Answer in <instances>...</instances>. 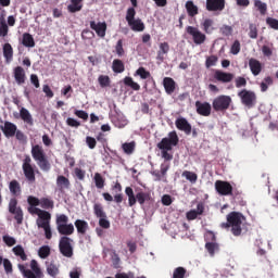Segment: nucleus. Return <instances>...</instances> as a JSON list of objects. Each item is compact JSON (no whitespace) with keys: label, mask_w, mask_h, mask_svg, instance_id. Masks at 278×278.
Segmentation results:
<instances>
[{"label":"nucleus","mask_w":278,"mask_h":278,"mask_svg":"<svg viewBox=\"0 0 278 278\" xmlns=\"http://www.w3.org/2000/svg\"><path fill=\"white\" fill-rule=\"evenodd\" d=\"M99 226H100L102 229H110L111 224H110V222L108 220V215H106V217H100V218H99Z\"/></svg>","instance_id":"61"},{"label":"nucleus","mask_w":278,"mask_h":278,"mask_svg":"<svg viewBox=\"0 0 278 278\" xmlns=\"http://www.w3.org/2000/svg\"><path fill=\"white\" fill-rule=\"evenodd\" d=\"M9 212L10 214H13L17 225H23V219H24L23 208L18 206V200H16V198H12L10 200Z\"/></svg>","instance_id":"11"},{"label":"nucleus","mask_w":278,"mask_h":278,"mask_svg":"<svg viewBox=\"0 0 278 278\" xmlns=\"http://www.w3.org/2000/svg\"><path fill=\"white\" fill-rule=\"evenodd\" d=\"M93 181L96 184V188H98V190H103V188H105V178H103V176L99 173L94 174L93 177Z\"/></svg>","instance_id":"44"},{"label":"nucleus","mask_w":278,"mask_h":278,"mask_svg":"<svg viewBox=\"0 0 278 278\" xmlns=\"http://www.w3.org/2000/svg\"><path fill=\"white\" fill-rule=\"evenodd\" d=\"M22 45L28 48L36 47V41L34 40V37L31 36V34L25 33L23 35Z\"/></svg>","instance_id":"36"},{"label":"nucleus","mask_w":278,"mask_h":278,"mask_svg":"<svg viewBox=\"0 0 278 278\" xmlns=\"http://www.w3.org/2000/svg\"><path fill=\"white\" fill-rule=\"evenodd\" d=\"M205 249L208 255H211V257H214V255H216V251L220 250V245H218V243L216 242H206Z\"/></svg>","instance_id":"39"},{"label":"nucleus","mask_w":278,"mask_h":278,"mask_svg":"<svg viewBox=\"0 0 278 278\" xmlns=\"http://www.w3.org/2000/svg\"><path fill=\"white\" fill-rule=\"evenodd\" d=\"M136 75H139V77H141L142 79H149V77H151V73L147 71L144 67H139L136 71Z\"/></svg>","instance_id":"55"},{"label":"nucleus","mask_w":278,"mask_h":278,"mask_svg":"<svg viewBox=\"0 0 278 278\" xmlns=\"http://www.w3.org/2000/svg\"><path fill=\"white\" fill-rule=\"evenodd\" d=\"M249 67L250 71L252 73V75H254V77H257V75H260V73H262V62H260L257 59H250L249 60Z\"/></svg>","instance_id":"25"},{"label":"nucleus","mask_w":278,"mask_h":278,"mask_svg":"<svg viewBox=\"0 0 278 278\" xmlns=\"http://www.w3.org/2000/svg\"><path fill=\"white\" fill-rule=\"evenodd\" d=\"M90 28L93 29V31H96L99 38H105V31H108V24L105 22H99L97 24V22L91 21Z\"/></svg>","instance_id":"20"},{"label":"nucleus","mask_w":278,"mask_h":278,"mask_svg":"<svg viewBox=\"0 0 278 278\" xmlns=\"http://www.w3.org/2000/svg\"><path fill=\"white\" fill-rule=\"evenodd\" d=\"M18 270L22 273L24 278H43L45 274L42 273V269L40 268V265H38V261L31 260L30 261V269L25 267L23 264L17 265Z\"/></svg>","instance_id":"5"},{"label":"nucleus","mask_w":278,"mask_h":278,"mask_svg":"<svg viewBox=\"0 0 278 278\" xmlns=\"http://www.w3.org/2000/svg\"><path fill=\"white\" fill-rule=\"evenodd\" d=\"M125 193L128 197L129 207H134L136 203H139V205H144L147 201H151V193L138 191L136 194H134V189L131 187H126Z\"/></svg>","instance_id":"4"},{"label":"nucleus","mask_w":278,"mask_h":278,"mask_svg":"<svg viewBox=\"0 0 278 278\" xmlns=\"http://www.w3.org/2000/svg\"><path fill=\"white\" fill-rule=\"evenodd\" d=\"M113 73H125V63L121 59H115L112 64Z\"/></svg>","instance_id":"41"},{"label":"nucleus","mask_w":278,"mask_h":278,"mask_svg":"<svg viewBox=\"0 0 278 278\" xmlns=\"http://www.w3.org/2000/svg\"><path fill=\"white\" fill-rule=\"evenodd\" d=\"M213 77L215 81H218L219 84H231V81H233L235 75L228 72L216 70Z\"/></svg>","instance_id":"14"},{"label":"nucleus","mask_w":278,"mask_h":278,"mask_svg":"<svg viewBox=\"0 0 278 278\" xmlns=\"http://www.w3.org/2000/svg\"><path fill=\"white\" fill-rule=\"evenodd\" d=\"M122 149L126 155H132L134 151H136V141L123 143Z\"/></svg>","instance_id":"43"},{"label":"nucleus","mask_w":278,"mask_h":278,"mask_svg":"<svg viewBox=\"0 0 278 278\" xmlns=\"http://www.w3.org/2000/svg\"><path fill=\"white\" fill-rule=\"evenodd\" d=\"M235 86H236V88H247V78H244L242 76H238L235 79Z\"/></svg>","instance_id":"56"},{"label":"nucleus","mask_w":278,"mask_h":278,"mask_svg":"<svg viewBox=\"0 0 278 278\" xmlns=\"http://www.w3.org/2000/svg\"><path fill=\"white\" fill-rule=\"evenodd\" d=\"M9 190L13 197H21V182L16 179L11 180L9 184Z\"/></svg>","instance_id":"33"},{"label":"nucleus","mask_w":278,"mask_h":278,"mask_svg":"<svg viewBox=\"0 0 278 278\" xmlns=\"http://www.w3.org/2000/svg\"><path fill=\"white\" fill-rule=\"evenodd\" d=\"M17 129L16 124L12 122H4V126H1V131L5 138H14Z\"/></svg>","instance_id":"21"},{"label":"nucleus","mask_w":278,"mask_h":278,"mask_svg":"<svg viewBox=\"0 0 278 278\" xmlns=\"http://www.w3.org/2000/svg\"><path fill=\"white\" fill-rule=\"evenodd\" d=\"M186 33L191 36L192 41L197 46L205 45V40H207V36L195 26H187Z\"/></svg>","instance_id":"9"},{"label":"nucleus","mask_w":278,"mask_h":278,"mask_svg":"<svg viewBox=\"0 0 278 278\" xmlns=\"http://www.w3.org/2000/svg\"><path fill=\"white\" fill-rule=\"evenodd\" d=\"M179 144V136H177V131L168 132V137H165L157 143V149L162 151V157L165 162H170L173 160V154L168 153V151H173V147H177Z\"/></svg>","instance_id":"2"},{"label":"nucleus","mask_w":278,"mask_h":278,"mask_svg":"<svg viewBox=\"0 0 278 278\" xmlns=\"http://www.w3.org/2000/svg\"><path fill=\"white\" fill-rule=\"evenodd\" d=\"M128 25L132 31H142L144 29V23L140 18L128 22Z\"/></svg>","instance_id":"35"},{"label":"nucleus","mask_w":278,"mask_h":278,"mask_svg":"<svg viewBox=\"0 0 278 278\" xmlns=\"http://www.w3.org/2000/svg\"><path fill=\"white\" fill-rule=\"evenodd\" d=\"M227 222L222 223V229H230L232 236L239 237L242 236V222L247 220L244 215L240 212H230L227 217Z\"/></svg>","instance_id":"1"},{"label":"nucleus","mask_w":278,"mask_h":278,"mask_svg":"<svg viewBox=\"0 0 278 278\" xmlns=\"http://www.w3.org/2000/svg\"><path fill=\"white\" fill-rule=\"evenodd\" d=\"M231 97L229 96H218L213 100V110L215 112H227V109L231 105Z\"/></svg>","instance_id":"8"},{"label":"nucleus","mask_w":278,"mask_h":278,"mask_svg":"<svg viewBox=\"0 0 278 278\" xmlns=\"http://www.w3.org/2000/svg\"><path fill=\"white\" fill-rule=\"evenodd\" d=\"M175 125L177 129H179V131H184L186 136H190L192 134V125L185 117H178Z\"/></svg>","instance_id":"16"},{"label":"nucleus","mask_w":278,"mask_h":278,"mask_svg":"<svg viewBox=\"0 0 278 278\" xmlns=\"http://www.w3.org/2000/svg\"><path fill=\"white\" fill-rule=\"evenodd\" d=\"M254 8L260 12L261 16H266V12H268V4L266 2L254 0Z\"/></svg>","instance_id":"37"},{"label":"nucleus","mask_w":278,"mask_h":278,"mask_svg":"<svg viewBox=\"0 0 278 278\" xmlns=\"http://www.w3.org/2000/svg\"><path fill=\"white\" fill-rule=\"evenodd\" d=\"M38 255L41 260H47L51 255V248L49 245H42L39 248Z\"/></svg>","instance_id":"49"},{"label":"nucleus","mask_w":278,"mask_h":278,"mask_svg":"<svg viewBox=\"0 0 278 278\" xmlns=\"http://www.w3.org/2000/svg\"><path fill=\"white\" fill-rule=\"evenodd\" d=\"M168 51H170V46L168 45V42H161L159 45L156 60H159V62H164V60H166V55H168Z\"/></svg>","instance_id":"22"},{"label":"nucleus","mask_w":278,"mask_h":278,"mask_svg":"<svg viewBox=\"0 0 278 278\" xmlns=\"http://www.w3.org/2000/svg\"><path fill=\"white\" fill-rule=\"evenodd\" d=\"M186 275H188V269L185 267H176L173 271L172 278H186Z\"/></svg>","instance_id":"48"},{"label":"nucleus","mask_w":278,"mask_h":278,"mask_svg":"<svg viewBox=\"0 0 278 278\" xmlns=\"http://www.w3.org/2000/svg\"><path fill=\"white\" fill-rule=\"evenodd\" d=\"M201 28L203 29L204 34H214L216 27H214V20L207 17L201 23Z\"/></svg>","instance_id":"28"},{"label":"nucleus","mask_w":278,"mask_h":278,"mask_svg":"<svg viewBox=\"0 0 278 278\" xmlns=\"http://www.w3.org/2000/svg\"><path fill=\"white\" fill-rule=\"evenodd\" d=\"M98 83L101 86V88L110 87V84H111L110 76H108V75H100L98 77Z\"/></svg>","instance_id":"51"},{"label":"nucleus","mask_w":278,"mask_h":278,"mask_svg":"<svg viewBox=\"0 0 278 278\" xmlns=\"http://www.w3.org/2000/svg\"><path fill=\"white\" fill-rule=\"evenodd\" d=\"M39 205H41L42 210H53L54 202L49 198H41Z\"/></svg>","instance_id":"46"},{"label":"nucleus","mask_w":278,"mask_h":278,"mask_svg":"<svg viewBox=\"0 0 278 278\" xmlns=\"http://www.w3.org/2000/svg\"><path fill=\"white\" fill-rule=\"evenodd\" d=\"M27 202H28V204H30L31 207H38V205H40V199H38L34 195H29L27 198Z\"/></svg>","instance_id":"63"},{"label":"nucleus","mask_w":278,"mask_h":278,"mask_svg":"<svg viewBox=\"0 0 278 278\" xmlns=\"http://www.w3.org/2000/svg\"><path fill=\"white\" fill-rule=\"evenodd\" d=\"M30 153L35 162H37L40 170H42L43 173H49V170H51V163L49 162V159L47 157V153H45V149H42V146H33Z\"/></svg>","instance_id":"3"},{"label":"nucleus","mask_w":278,"mask_h":278,"mask_svg":"<svg viewBox=\"0 0 278 278\" xmlns=\"http://www.w3.org/2000/svg\"><path fill=\"white\" fill-rule=\"evenodd\" d=\"M273 77L266 76L261 83V91L266 92L268 90V86H273Z\"/></svg>","instance_id":"50"},{"label":"nucleus","mask_w":278,"mask_h":278,"mask_svg":"<svg viewBox=\"0 0 278 278\" xmlns=\"http://www.w3.org/2000/svg\"><path fill=\"white\" fill-rule=\"evenodd\" d=\"M169 168H170L169 164L162 163L161 170L151 172V175L153 177H155L154 181H165L166 182V174L168 173Z\"/></svg>","instance_id":"18"},{"label":"nucleus","mask_w":278,"mask_h":278,"mask_svg":"<svg viewBox=\"0 0 278 278\" xmlns=\"http://www.w3.org/2000/svg\"><path fill=\"white\" fill-rule=\"evenodd\" d=\"M205 212V204L203 202L198 203L197 210H190L186 213L187 220H197L199 216H203Z\"/></svg>","instance_id":"17"},{"label":"nucleus","mask_w":278,"mask_h":278,"mask_svg":"<svg viewBox=\"0 0 278 278\" xmlns=\"http://www.w3.org/2000/svg\"><path fill=\"white\" fill-rule=\"evenodd\" d=\"M136 20V9L134 8H128L126 12V21L127 23H131V21Z\"/></svg>","instance_id":"57"},{"label":"nucleus","mask_w":278,"mask_h":278,"mask_svg":"<svg viewBox=\"0 0 278 278\" xmlns=\"http://www.w3.org/2000/svg\"><path fill=\"white\" fill-rule=\"evenodd\" d=\"M2 51H3V58L5 60V63L10 64V62L14 60V48H12V45L10 43H4Z\"/></svg>","instance_id":"26"},{"label":"nucleus","mask_w":278,"mask_h":278,"mask_svg":"<svg viewBox=\"0 0 278 278\" xmlns=\"http://www.w3.org/2000/svg\"><path fill=\"white\" fill-rule=\"evenodd\" d=\"M13 253L17 257H21L22 262H27V254H25V249H23V245H16L13 248Z\"/></svg>","instance_id":"45"},{"label":"nucleus","mask_w":278,"mask_h":278,"mask_svg":"<svg viewBox=\"0 0 278 278\" xmlns=\"http://www.w3.org/2000/svg\"><path fill=\"white\" fill-rule=\"evenodd\" d=\"M31 162V156L25 155L22 163V170L28 184H36V173H38V170H36V165Z\"/></svg>","instance_id":"7"},{"label":"nucleus","mask_w":278,"mask_h":278,"mask_svg":"<svg viewBox=\"0 0 278 278\" xmlns=\"http://www.w3.org/2000/svg\"><path fill=\"white\" fill-rule=\"evenodd\" d=\"M56 229L60 236L68 238L75 233V226L68 224V216L61 214L56 216Z\"/></svg>","instance_id":"6"},{"label":"nucleus","mask_w":278,"mask_h":278,"mask_svg":"<svg viewBox=\"0 0 278 278\" xmlns=\"http://www.w3.org/2000/svg\"><path fill=\"white\" fill-rule=\"evenodd\" d=\"M47 273H48V275H50V277H58L60 269L58 268V266L55 264L50 263L47 266Z\"/></svg>","instance_id":"52"},{"label":"nucleus","mask_w":278,"mask_h":278,"mask_svg":"<svg viewBox=\"0 0 278 278\" xmlns=\"http://www.w3.org/2000/svg\"><path fill=\"white\" fill-rule=\"evenodd\" d=\"M226 0H206L207 12H223L225 10Z\"/></svg>","instance_id":"15"},{"label":"nucleus","mask_w":278,"mask_h":278,"mask_svg":"<svg viewBox=\"0 0 278 278\" xmlns=\"http://www.w3.org/2000/svg\"><path fill=\"white\" fill-rule=\"evenodd\" d=\"M2 240L7 244V247H14V244H16V239H14L13 237H11L9 235H4L2 237Z\"/></svg>","instance_id":"60"},{"label":"nucleus","mask_w":278,"mask_h":278,"mask_svg":"<svg viewBox=\"0 0 278 278\" xmlns=\"http://www.w3.org/2000/svg\"><path fill=\"white\" fill-rule=\"evenodd\" d=\"M124 84L125 86H128V88H131L132 90H140V85H138V83L134 81V78L126 76L124 78Z\"/></svg>","instance_id":"47"},{"label":"nucleus","mask_w":278,"mask_h":278,"mask_svg":"<svg viewBox=\"0 0 278 278\" xmlns=\"http://www.w3.org/2000/svg\"><path fill=\"white\" fill-rule=\"evenodd\" d=\"M185 8L187 10L188 16L191 18H194V16L199 14V7H197L192 0L187 1Z\"/></svg>","instance_id":"30"},{"label":"nucleus","mask_w":278,"mask_h":278,"mask_svg":"<svg viewBox=\"0 0 278 278\" xmlns=\"http://www.w3.org/2000/svg\"><path fill=\"white\" fill-rule=\"evenodd\" d=\"M215 190L220 197H232L233 195V186L231 182L225 180L215 181Z\"/></svg>","instance_id":"13"},{"label":"nucleus","mask_w":278,"mask_h":278,"mask_svg":"<svg viewBox=\"0 0 278 278\" xmlns=\"http://www.w3.org/2000/svg\"><path fill=\"white\" fill-rule=\"evenodd\" d=\"M163 87L165 89L166 94H173L177 89V83L172 77H165L163 79Z\"/></svg>","instance_id":"24"},{"label":"nucleus","mask_w":278,"mask_h":278,"mask_svg":"<svg viewBox=\"0 0 278 278\" xmlns=\"http://www.w3.org/2000/svg\"><path fill=\"white\" fill-rule=\"evenodd\" d=\"M115 52L117 53L118 58H123L125 55V48H123V39H118L115 46Z\"/></svg>","instance_id":"53"},{"label":"nucleus","mask_w":278,"mask_h":278,"mask_svg":"<svg viewBox=\"0 0 278 278\" xmlns=\"http://www.w3.org/2000/svg\"><path fill=\"white\" fill-rule=\"evenodd\" d=\"M56 186L61 192H64V190H68V188H71V180L65 176H58Z\"/></svg>","instance_id":"29"},{"label":"nucleus","mask_w":278,"mask_h":278,"mask_svg":"<svg viewBox=\"0 0 278 278\" xmlns=\"http://www.w3.org/2000/svg\"><path fill=\"white\" fill-rule=\"evenodd\" d=\"M222 36H231L233 34V27L229 26V25H223L219 29Z\"/></svg>","instance_id":"54"},{"label":"nucleus","mask_w":278,"mask_h":278,"mask_svg":"<svg viewBox=\"0 0 278 278\" xmlns=\"http://www.w3.org/2000/svg\"><path fill=\"white\" fill-rule=\"evenodd\" d=\"M266 24L269 25L271 29L278 30V20L273 17L266 18Z\"/></svg>","instance_id":"64"},{"label":"nucleus","mask_w":278,"mask_h":278,"mask_svg":"<svg viewBox=\"0 0 278 278\" xmlns=\"http://www.w3.org/2000/svg\"><path fill=\"white\" fill-rule=\"evenodd\" d=\"M216 62H218V56L211 55L205 61L206 68H211V66H216Z\"/></svg>","instance_id":"59"},{"label":"nucleus","mask_w":278,"mask_h":278,"mask_svg":"<svg viewBox=\"0 0 278 278\" xmlns=\"http://www.w3.org/2000/svg\"><path fill=\"white\" fill-rule=\"evenodd\" d=\"M230 53H232V55H238V53H240V41L239 40H235L231 48H230Z\"/></svg>","instance_id":"62"},{"label":"nucleus","mask_w":278,"mask_h":278,"mask_svg":"<svg viewBox=\"0 0 278 278\" xmlns=\"http://www.w3.org/2000/svg\"><path fill=\"white\" fill-rule=\"evenodd\" d=\"M59 251L64 257L73 256V239L61 237L59 241Z\"/></svg>","instance_id":"12"},{"label":"nucleus","mask_w":278,"mask_h":278,"mask_svg":"<svg viewBox=\"0 0 278 278\" xmlns=\"http://www.w3.org/2000/svg\"><path fill=\"white\" fill-rule=\"evenodd\" d=\"M93 214L97 218H106L108 216L101 203H96L93 205Z\"/></svg>","instance_id":"40"},{"label":"nucleus","mask_w":278,"mask_h":278,"mask_svg":"<svg viewBox=\"0 0 278 278\" xmlns=\"http://www.w3.org/2000/svg\"><path fill=\"white\" fill-rule=\"evenodd\" d=\"M181 177H185V179H187V181H190V184H197V181L199 179V175H197V173L190 172V170H184L181 174Z\"/></svg>","instance_id":"42"},{"label":"nucleus","mask_w":278,"mask_h":278,"mask_svg":"<svg viewBox=\"0 0 278 278\" xmlns=\"http://www.w3.org/2000/svg\"><path fill=\"white\" fill-rule=\"evenodd\" d=\"M14 79L20 86L25 84V70L21 66L14 68Z\"/></svg>","instance_id":"31"},{"label":"nucleus","mask_w":278,"mask_h":278,"mask_svg":"<svg viewBox=\"0 0 278 278\" xmlns=\"http://www.w3.org/2000/svg\"><path fill=\"white\" fill-rule=\"evenodd\" d=\"M20 117L27 125H30V126L34 125V117L31 116V113H29V110L22 108L20 110Z\"/></svg>","instance_id":"32"},{"label":"nucleus","mask_w":278,"mask_h":278,"mask_svg":"<svg viewBox=\"0 0 278 278\" xmlns=\"http://www.w3.org/2000/svg\"><path fill=\"white\" fill-rule=\"evenodd\" d=\"M249 38H252V40H255L257 38V25L250 24L249 25Z\"/></svg>","instance_id":"58"},{"label":"nucleus","mask_w":278,"mask_h":278,"mask_svg":"<svg viewBox=\"0 0 278 278\" xmlns=\"http://www.w3.org/2000/svg\"><path fill=\"white\" fill-rule=\"evenodd\" d=\"M37 227L39 229H43L45 227H48L49 225H51V213L49 212H43L39 218L37 219Z\"/></svg>","instance_id":"23"},{"label":"nucleus","mask_w":278,"mask_h":278,"mask_svg":"<svg viewBox=\"0 0 278 278\" xmlns=\"http://www.w3.org/2000/svg\"><path fill=\"white\" fill-rule=\"evenodd\" d=\"M195 110L200 116H210L212 114V104L210 102H195Z\"/></svg>","instance_id":"19"},{"label":"nucleus","mask_w":278,"mask_h":278,"mask_svg":"<svg viewBox=\"0 0 278 278\" xmlns=\"http://www.w3.org/2000/svg\"><path fill=\"white\" fill-rule=\"evenodd\" d=\"M74 225L79 236H86L88 229H90V227L88 226V222L84 219H76Z\"/></svg>","instance_id":"27"},{"label":"nucleus","mask_w":278,"mask_h":278,"mask_svg":"<svg viewBox=\"0 0 278 278\" xmlns=\"http://www.w3.org/2000/svg\"><path fill=\"white\" fill-rule=\"evenodd\" d=\"M84 0H71V4H68L67 10L72 14H75V12H81V9L84 8Z\"/></svg>","instance_id":"34"},{"label":"nucleus","mask_w":278,"mask_h":278,"mask_svg":"<svg viewBox=\"0 0 278 278\" xmlns=\"http://www.w3.org/2000/svg\"><path fill=\"white\" fill-rule=\"evenodd\" d=\"M238 97L241 99L242 105H245V108H253L255 105V102L257 101V96L255 94V91L242 89L238 92Z\"/></svg>","instance_id":"10"},{"label":"nucleus","mask_w":278,"mask_h":278,"mask_svg":"<svg viewBox=\"0 0 278 278\" xmlns=\"http://www.w3.org/2000/svg\"><path fill=\"white\" fill-rule=\"evenodd\" d=\"M8 31L10 29L8 28V23L5 22V15H0V38H5L8 36Z\"/></svg>","instance_id":"38"}]
</instances>
